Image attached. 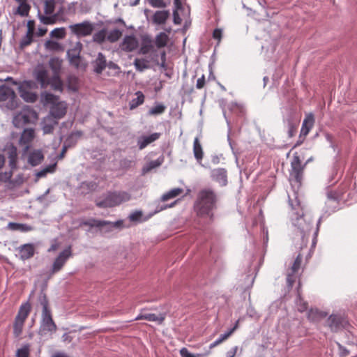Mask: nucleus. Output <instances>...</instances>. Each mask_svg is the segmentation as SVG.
Masks as SVG:
<instances>
[{
  "instance_id": "1",
  "label": "nucleus",
  "mask_w": 357,
  "mask_h": 357,
  "mask_svg": "<svg viewBox=\"0 0 357 357\" xmlns=\"http://www.w3.org/2000/svg\"><path fill=\"white\" fill-rule=\"evenodd\" d=\"M217 200V195L214 190L211 188L202 189L197 194L194 205L197 215L200 218H208L211 221H213L214 217L213 211L216 207Z\"/></svg>"
},
{
  "instance_id": "2",
  "label": "nucleus",
  "mask_w": 357,
  "mask_h": 357,
  "mask_svg": "<svg viewBox=\"0 0 357 357\" xmlns=\"http://www.w3.org/2000/svg\"><path fill=\"white\" fill-rule=\"evenodd\" d=\"M38 306L42 308L40 331L44 334L55 332L57 327L53 320L49 301L45 294H41L38 296Z\"/></svg>"
},
{
  "instance_id": "3",
  "label": "nucleus",
  "mask_w": 357,
  "mask_h": 357,
  "mask_svg": "<svg viewBox=\"0 0 357 357\" xmlns=\"http://www.w3.org/2000/svg\"><path fill=\"white\" fill-rule=\"evenodd\" d=\"M33 75L42 89H45L50 85L54 90H62L63 83L61 78L56 75L50 77L49 71L44 66H38L35 68Z\"/></svg>"
},
{
  "instance_id": "4",
  "label": "nucleus",
  "mask_w": 357,
  "mask_h": 357,
  "mask_svg": "<svg viewBox=\"0 0 357 357\" xmlns=\"http://www.w3.org/2000/svg\"><path fill=\"white\" fill-rule=\"evenodd\" d=\"M129 193L124 191L109 192L102 201H96V204L99 208H112L130 199Z\"/></svg>"
},
{
  "instance_id": "5",
  "label": "nucleus",
  "mask_w": 357,
  "mask_h": 357,
  "mask_svg": "<svg viewBox=\"0 0 357 357\" xmlns=\"http://www.w3.org/2000/svg\"><path fill=\"white\" fill-rule=\"evenodd\" d=\"M31 311V305L29 302H25L20 305L13 322V335L15 337H19L22 335L24 322Z\"/></svg>"
},
{
  "instance_id": "6",
  "label": "nucleus",
  "mask_w": 357,
  "mask_h": 357,
  "mask_svg": "<svg viewBox=\"0 0 357 357\" xmlns=\"http://www.w3.org/2000/svg\"><path fill=\"white\" fill-rule=\"evenodd\" d=\"M38 119V114L30 107L26 106L13 118V124L20 128Z\"/></svg>"
},
{
  "instance_id": "7",
  "label": "nucleus",
  "mask_w": 357,
  "mask_h": 357,
  "mask_svg": "<svg viewBox=\"0 0 357 357\" xmlns=\"http://www.w3.org/2000/svg\"><path fill=\"white\" fill-rule=\"evenodd\" d=\"M310 160L311 159H308L306 162L302 165L301 160L298 153H295L294 154L293 158L291 161V170L289 174L290 177L297 183L301 184L305 167Z\"/></svg>"
},
{
  "instance_id": "8",
  "label": "nucleus",
  "mask_w": 357,
  "mask_h": 357,
  "mask_svg": "<svg viewBox=\"0 0 357 357\" xmlns=\"http://www.w3.org/2000/svg\"><path fill=\"white\" fill-rule=\"evenodd\" d=\"M0 102H4L9 109H14L17 106V96L11 88L5 85L0 86Z\"/></svg>"
},
{
  "instance_id": "9",
  "label": "nucleus",
  "mask_w": 357,
  "mask_h": 357,
  "mask_svg": "<svg viewBox=\"0 0 357 357\" xmlns=\"http://www.w3.org/2000/svg\"><path fill=\"white\" fill-rule=\"evenodd\" d=\"M71 31L77 36L84 37L92 33L94 26L92 23L89 21H84L70 26Z\"/></svg>"
},
{
  "instance_id": "10",
  "label": "nucleus",
  "mask_w": 357,
  "mask_h": 357,
  "mask_svg": "<svg viewBox=\"0 0 357 357\" xmlns=\"http://www.w3.org/2000/svg\"><path fill=\"white\" fill-rule=\"evenodd\" d=\"M82 225L89 226L90 227H98L102 229L104 227H108V229L110 230L114 227H121L123 225L122 220H118L115 222H112L106 220H100L96 219H89L84 221L81 224Z\"/></svg>"
},
{
  "instance_id": "11",
  "label": "nucleus",
  "mask_w": 357,
  "mask_h": 357,
  "mask_svg": "<svg viewBox=\"0 0 357 357\" xmlns=\"http://www.w3.org/2000/svg\"><path fill=\"white\" fill-rule=\"evenodd\" d=\"M71 255L72 252L70 247L62 251L53 263L52 273H55L61 271Z\"/></svg>"
},
{
  "instance_id": "12",
  "label": "nucleus",
  "mask_w": 357,
  "mask_h": 357,
  "mask_svg": "<svg viewBox=\"0 0 357 357\" xmlns=\"http://www.w3.org/2000/svg\"><path fill=\"white\" fill-rule=\"evenodd\" d=\"M138 46L139 42L134 36H126L120 45L121 50L126 52H133Z\"/></svg>"
},
{
  "instance_id": "13",
  "label": "nucleus",
  "mask_w": 357,
  "mask_h": 357,
  "mask_svg": "<svg viewBox=\"0 0 357 357\" xmlns=\"http://www.w3.org/2000/svg\"><path fill=\"white\" fill-rule=\"evenodd\" d=\"M34 137L35 132L33 129L27 128L24 130L20 136V144L24 147V152L28 151Z\"/></svg>"
},
{
  "instance_id": "14",
  "label": "nucleus",
  "mask_w": 357,
  "mask_h": 357,
  "mask_svg": "<svg viewBox=\"0 0 357 357\" xmlns=\"http://www.w3.org/2000/svg\"><path fill=\"white\" fill-rule=\"evenodd\" d=\"M211 176L213 181L221 186L227 184V171L225 168H216L211 171Z\"/></svg>"
},
{
  "instance_id": "15",
  "label": "nucleus",
  "mask_w": 357,
  "mask_h": 357,
  "mask_svg": "<svg viewBox=\"0 0 357 357\" xmlns=\"http://www.w3.org/2000/svg\"><path fill=\"white\" fill-rule=\"evenodd\" d=\"M161 136L160 132H154L150 135H142L137 139V146L140 150L145 149L148 145L158 140Z\"/></svg>"
},
{
  "instance_id": "16",
  "label": "nucleus",
  "mask_w": 357,
  "mask_h": 357,
  "mask_svg": "<svg viewBox=\"0 0 357 357\" xmlns=\"http://www.w3.org/2000/svg\"><path fill=\"white\" fill-rule=\"evenodd\" d=\"M143 311L144 310H142L139 315L135 317V321L144 319L149 321H155L157 322L158 324H161L165 319V314H160L157 315L153 313H144Z\"/></svg>"
},
{
  "instance_id": "17",
  "label": "nucleus",
  "mask_w": 357,
  "mask_h": 357,
  "mask_svg": "<svg viewBox=\"0 0 357 357\" xmlns=\"http://www.w3.org/2000/svg\"><path fill=\"white\" fill-rule=\"evenodd\" d=\"M66 111L67 104L65 102H59L51 107V117L56 120L61 119L66 115Z\"/></svg>"
},
{
  "instance_id": "18",
  "label": "nucleus",
  "mask_w": 357,
  "mask_h": 357,
  "mask_svg": "<svg viewBox=\"0 0 357 357\" xmlns=\"http://www.w3.org/2000/svg\"><path fill=\"white\" fill-rule=\"evenodd\" d=\"M315 122L313 114L310 113L306 114L301 129L300 137L303 136L305 137L313 128Z\"/></svg>"
},
{
  "instance_id": "19",
  "label": "nucleus",
  "mask_w": 357,
  "mask_h": 357,
  "mask_svg": "<svg viewBox=\"0 0 357 357\" xmlns=\"http://www.w3.org/2000/svg\"><path fill=\"white\" fill-rule=\"evenodd\" d=\"M107 60L102 52H99L96 59L92 62L93 70L97 74H101L107 68Z\"/></svg>"
},
{
  "instance_id": "20",
  "label": "nucleus",
  "mask_w": 357,
  "mask_h": 357,
  "mask_svg": "<svg viewBox=\"0 0 357 357\" xmlns=\"http://www.w3.org/2000/svg\"><path fill=\"white\" fill-rule=\"evenodd\" d=\"M301 262H302V257H301V255H298L292 265V267L291 268V273L287 275V282L290 285H292L293 283L294 282V275L299 270V268L301 267Z\"/></svg>"
},
{
  "instance_id": "21",
  "label": "nucleus",
  "mask_w": 357,
  "mask_h": 357,
  "mask_svg": "<svg viewBox=\"0 0 357 357\" xmlns=\"http://www.w3.org/2000/svg\"><path fill=\"white\" fill-rule=\"evenodd\" d=\"M44 159V155L40 150H34L29 153L28 156V162L32 166H36L41 163Z\"/></svg>"
},
{
  "instance_id": "22",
  "label": "nucleus",
  "mask_w": 357,
  "mask_h": 357,
  "mask_svg": "<svg viewBox=\"0 0 357 357\" xmlns=\"http://www.w3.org/2000/svg\"><path fill=\"white\" fill-rule=\"evenodd\" d=\"M193 153L197 162L201 163L204 158V151L199 137H195L193 142Z\"/></svg>"
},
{
  "instance_id": "23",
  "label": "nucleus",
  "mask_w": 357,
  "mask_h": 357,
  "mask_svg": "<svg viewBox=\"0 0 357 357\" xmlns=\"http://www.w3.org/2000/svg\"><path fill=\"white\" fill-rule=\"evenodd\" d=\"M20 255L22 259L25 260L34 255V247L31 244H24L20 248Z\"/></svg>"
},
{
  "instance_id": "24",
  "label": "nucleus",
  "mask_w": 357,
  "mask_h": 357,
  "mask_svg": "<svg viewBox=\"0 0 357 357\" xmlns=\"http://www.w3.org/2000/svg\"><path fill=\"white\" fill-rule=\"evenodd\" d=\"M58 124L56 119L48 116L44 119L43 123V131L44 134H50L53 132L54 126Z\"/></svg>"
},
{
  "instance_id": "25",
  "label": "nucleus",
  "mask_w": 357,
  "mask_h": 357,
  "mask_svg": "<svg viewBox=\"0 0 357 357\" xmlns=\"http://www.w3.org/2000/svg\"><path fill=\"white\" fill-rule=\"evenodd\" d=\"M342 318L337 315L332 314L328 319V325L332 331H337L342 326Z\"/></svg>"
},
{
  "instance_id": "26",
  "label": "nucleus",
  "mask_w": 357,
  "mask_h": 357,
  "mask_svg": "<svg viewBox=\"0 0 357 357\" xmlns=\"http://www.w3.org/2000/svg\"><path fill=\"white\" fill-rule=\"evenodd\" d=\"M31 82H26L20 86L21 96L27 102H34L37 100V95L32 92L25 91L23 90L24 86H30Z\"/></svg>"
},
{
  "instance_id": "27",
  "label": "nucleus",
  "mask_w": 357,
  "mask_h": 357,
  "mask_svg": "<svg viewBox=\"0 0 357 357\" xmlns=\"http://www.w3.org/2000/svg\"><path fill=\"white\" fill-rule=\"evenodd\" d=\"M8 228L13 231H20L21 232H28L33 229V227L27 224L9 222Z\"/></svg>"
},
{
  "instance_id": "28",
  "label": "nucleus",
  "mask_w": 357,
  "mask_h": 357,
  "mask_svg": "<svg viewBox=\"0 0 357 357\" xmlns=\"http://www.w3.org/2000/svg\"><path fill=\"white\" fill-rule=\"evenodd\" d=\"M169 13L167 10H158L153 16V22L157 24H163L168 19Z\"/></svg>"
},
{
  "instance_id": "29",
  "label": "nucleus",
  "mask_w": 357,
  "mask_h": 357,
  "mask_svg": "<svg viewBox=\"0 0 357 357\" xmlns=\"http://www.w3.org/2000/svg\"><path fill=\"white\" fill-rule=\"evenodd\" d=\"M326 313L319 311L317 309H311L307 313V318L311 321H318L326 317Z\"/></svg>"
},
{
  "instance_id": "30",
  "label": "nucleus",
  "mask_w": 357,
  "mask_h": 357,
  "mask_svg": "<svg viewBox=\"0 0 357 357\" xmlns=\"http://www.w3.org/2000/svg\"><path fill=\"white\" fill-rule=\"evenodd\" d=\"M164 162V157L162 155L160 156L155 160H151L149 162L145 167H143L142 172L143 174H146L153 169L160 167Z\"/></svg>"
},
{
  "instance_id": "31",
  "label": "nucleus",
  "mask_w": 357,
  "mask_h": 357,
  "mask_svg": "<svg viewBox=\"0 0 357 357\" xmlns=\"http://www.w3.org/2000/svg\"><path fill=\"white\" fill-rule=\"evenodd\" d=\"M289 205L291 207L292 211H294V214L296 215V218H301L303 216L304 213L303 211V208L301 205V203L298 200H297V197H295V202H293V200L289 199Z\"/></svg>"
},
{
  "instance_id": "32",
  "label": "nucleus",
  "mask_w": 357,
  "mask_h": 357,
  "mask_svg": "<svg viewBox=\"0 0 357 357\" xmlns=\"http://www.w3.org/2000/svg\"><path fill=\"white\" fill-rule=\"evenodd\" d=\"M135 96H137L136 98H133L130 102V109H134L135 108H137L138 106L142 105L144 102V95L143 94V93L142 91H137L135 93Z\"/></svg>"
},
{
  "instance_id": "33",
  "label": "nucleus",
  "mask_w": 357,
  "mask_h": 357,
  "mask_svg": "<svg viewBox=\"0 0 357 357\" xmlns=\"http://www.w3.org/2000/svg\"><path fill=\"white\" fill-rule=\"evenodd\" d=\"M61 60L58 58H52L50 60L49 65L51 69L53 70L52 75H56L60 77L59 73L61 68Z\"/></svg>"
},
{
  "instance_id": "34",
  "label": "nucleus",
  "mask_w": 357,
  "mask_h": 357,
  "mask_svg": "<svg viewBox=\"0 0 357 357\" xmlns=\"http://www.w3.org/2000/svg\"><path fill=\"white\" fill-rule=\"evenodd\" d=\"M183 189L180 188L172 189L171 190L166 192L165 194H164L162 196L161 200L162 202H166L170 199L175 198V197L179 196L183 192Z\"/></svg>"
},
{
  "instance_id": "35",
  "label": "nucleus",
  "mask_w": 357,
  "mask_h": 357,
  "mask_svg": "<svg viewBox=\"0 0 357 357\" xmlns=\"http://www.w3.org/2000/svg\"><path fill=\"white\" fill-rule=\"evenodd\" d=\"M168 41H169V37L164 32H161L159 34H158L156 36L155 40V45L158 48L165 47L167 45Z\"/></svg>"
},
{
  "instance_id": "36",
  "label": "nucleus",
  "mask_w": 357,
  "mask_h": 357,
  "mask_svg": "<svg viewBox=\"0 0 357 357\" xmlns=\"http://www.w3.org/2000/svg\"><path fill=\"white\" fill-rule=\"evenodd\" d=\"M107 29H102L93 34V41L98 44H102L107 39Z\"/></svg>"
},
{
  "instance_id": "37",
  "label": "nucleus",
  "mask_w": 357,
  "mask_h": 357,
  "mask_svg": "<svg viewBox=\"0 0 357 357\" xmlns=\"http://www.w3.org/2000/svg\"><path fill=\"white\" fill-rule=\"evenodd\" d=\"M149 61L145 59H135L134 66L137 71L142 72L149 68Z\"/></svg>"
},
{
  "instance_id": "38",
  "label": "nucleus",
  "mask_w": 357,
  "mask_h": 357,
  "mask_svg": "<svg viewBox=\"0 0 357 357\" xmlns=\"http://www.w3.org/2000/svg\"><path fill=\"white\" fill-rule=\"evenodd\" d=\"M42 98L45 104H52L54 105L59 102V97L50 93H45L42 94Z\"/></svg>"
},
{
  "instance_id": "39",
  "label": "nucleus",
  "mask_w": 357,
  "mask_h": 357,
  "mask_svg": "<svg viewBox=\"0 0 357 357\" xmlns=\"http://www.w3.org/2000/svg\"><path fill=\"white\" fill-rule=\"evenodd\" d=\"M121 36L122 32L120 30L115 29L107 33V40L110 43H115L121 37Z\"/></svg>"
},
{
  "instance_id": "40",
  "label": "nucleus",
  "mask_w": 357,
  "mask_h": 357,
  "mask_svg": "<svg viewBox=\"0 0 357 357\" xmlns=\"http://www.w3.org/2000/svg\"><path fill=\"white\" fill-rule=\"evenodd\" d=\"M30 8L31 7L27 3L26 0L22 2H19V6L17 8V13L21 16H26L29 14Z\"/></svg>"
},
{
  "instance_id": "41",
  "label": "nucleus",
  "mask_w": 357,
  "mask_h": 357,
  "mask_svg": "<svg viewBox=\"0 0 357 357\" xmlns=\"http://www.w3.org/2000/svg\"><path fill=\"white\" fill-rule=\"evenodd\" d=\"M56 167V163H54L52 165H50L43 169L40 170L36 174V176L38 178H42L47 175V173H53L55 171Z\"/></svg>"
},
{
  "instance_id": "42",
  "label": "nucleus",
  "mask_w": 357,
  "mask_h": 357,
  "mask_svg": "<svg viewBox=\"0 0 357 357\" xmlns=\"http://www.w3.org/2000/svg\"><path fill=\"white\" fill-rule=\"evenodd\" d=\"M66 29L65 28H56L52 30L50 33V36L52 38H56L59 39H62L66 36Z\"/></svg>"
},
{
  "instance_id": "43",
  "label": "nucleus",
  "mask_w": 357,
  "mask_h": 357,
  "mask_svg": "<svg viewBox=\"0 0 357 357\" xmlns=\"http://www.w3.org/2000/svg\"><path fill=\"white\" fill-rule=\"evenodd\" d=\"M45 47L49 50L59 51L61 50V46L58 42L51 40L45 42Z\"/></svg>"
},
{
  "instance_id": "44",
  "label": "nucleus",
  "mask_w": 357,
  "mask_h": 357,
  "mask_svg": "<svg viewBox=\"0 0 357 357\" xmlns=\"http://www.w3.org/2000/svg\"><path fill=\"white\" fill-rule=\"evenodd\" d=\"M30 354L29 344H25L22 348L18 349L16 352V357H29Z\"/></svg>"
},
{
  "instance_id": "45",
  "label": "nucleus",
  "mask_w": 357,
  "mask_h": 357,
  "mask_svg": "<svg viewBox=\"0 0 357 357\" xmlns=\"http://www.w3.org/2000/svg\"><path fill=\"white\" fill-rule=\"evenodd\" d=\"M153 48V45L151 44V41L149 40L146 41L144 40L142 45L139 50V53L142 54H148L152 49Z\"/></svg>"
},
{
  "instance_id": "46",
  "label": "nucleus",
  "mask_w": 357,
  "mask_h": 357,
  "mask_svg": "<svg viewBox=\"0 0 357 357\" xmlns=\"http://www.w3.org/2000/svg\"><path fill=\"white\" fill-rule=\"evenodd\" d=\"M55 8V3L53 0H47L45 1L44 10L45 14L51 15L54 13Z\"/></svg>"
},
{
  "instance_id": "47",
  "label": "nucleus",
  "mask_w": 357,
  "mask_h": 357,
  "mask_svg": "<svg viewBox=\"0 0 357 357\" xmlns=\"http://www.w3.org/2000/svg\"><path fill=\"white\" fill-rule=\"evenodd\" d=\"M166 107L162 104L157 105L149 110L150 115H158L165 111Z\"/></svg>"
},
{
  "instance_id": "48",
  "label": "nucleus",
  "mask_w": 357,
  "mask_h": 357,
  "mask_svg": "<svg viewBox=\"0 0 357 357\" xmlns=\"http://www.w3.org/2000/svg\"><path fill=\"white\" fill-rule=\"evenodd\" d=\"M230 336H229V334H228L227 333H225V334H222L218 339H217L215 342H213V343H211L209 346V348L210 349H213L214 347H215L216 346L220 344L222 342H223L224 341H225L227 338H229Z\"/></svg>"
},
{
  "instance_id": "49",
  "label": "nucleus",
  "mask_w": 357,
  "mask_h": 357,
  "mask_svg": "<svg viewBox=\"0 0 357 357\" xmlns=\"http://www.w3.org/2000/svg\"><path fill=\"white\" fill-rule=\"evenodd\" d=\"M40 20L44 24H54L56 22L54 16H40Z\"/></svg>"
},
{
  "instance_id": "50",
  "label": "nucleus",
  "mask_w": 357,
  "mask_h": 357,
  "mask_svg": "<svg viewBox=\"0 0 357 357\" xmlns=\"http://www.w3.org/2000/svg\"><path fill=\"white\" fill-rule=\"evenodd\" d=\"M149 3L154 8H164L166 6L164 0H147Z\"/></svg>"
},
{
  "instance_id": "51",
  "label": "nucleus",
  "mask_w": 357,
  "mask_h": 357,
  "mask_svg": "<svg viewBox=\"0 0 357 357\" xmlns=\"http://www.w3.org/2000/svg\"><path fill=\"white\" fill-rule=\"evenodd\" d=\"M33 35H29V33H28L27 32L26 36L23 38V40L21 42V46L26 47L30 45L33 41Z\"/></svg>"
},
{
  "instance_id": "52",
  "label": "nucleus",
  "mask_w": 357,
  "mask_h": 357,
  "mask_svg": "<svg viewBox=\"0 0 357 357\" xmlns=\"http://www.w3.org/2000/svg\"><path fill=\"white\" fill-rule=\"evenodd\" d=\"M68 55L70 56V63L75 67H78L80 61L79 56L78 54L72 55L70 53H68Z\"/></svg>"
},
{
  "instance_id": "53",
  "label": "nucleus",
  "mask_w": 357,
  "mask_h": 357,
  "mask_svg": "<svg viewBox=\"0 0 357 357\" xmlns=\"http://www.w3.org/2000/svg\"><path fill=\"white\" fill-rule=\"evenodd\" d=\"M206 85L205 75H202L201 77L198 78L196 82V88L197 89H202Z\"/></svg>"
},
{
  "instance_id": "54",
  "label": "nucleus",
  "mask_w": 357,
  "mask_h": 357,
  "mask_svg": "<svg viewBox=\"0 0 357 357\" xmlns=\"http://www.w3.org/2000/svg\"><path fill=\"white\" fill-rule=\"evenodd\" d=\"M327 197L331 200H338L340 197V195L336 191L331 190L327 192Z\"/></svg>"
},
{
  "instance_id": "55",
  "label": "nucleus",
  "mask_w": 357,
  "mask_h": 357,
  "mask_svg": "<svg viewBox=\"0 0 357 357\" xmlns=\"http://www.w3.org/2000/svg\"><path fill=\"white\" fill-rule=\"evenodd\" d=\"M142 216V211H135L130 215L129 218L131 221H137Z\"/></svg>"
},
{
  "instance_id": "56",
  "label": "nucleus",
  "mask_w": 357,
  "mask_h": 357,
  "mask_svg": "<svg viewBox=\"0 0 357 357\" xmlns=\"http://www.w3.org/2000/svg\"><path fill=\"white\" fill-rule=\"evenodd\" d=\"M10 166L11 168L16 167L17 155L15 153H12L10 155Z\"/></svg>"
},
{
  "instance_id": "57",
  "label": "nucleus",
  "mask_w": 357,
  "mask_h": 357,
  "mask_svg": "<svg viewBox=\"0 0 357 357\" xmlns=\"http://www.w3.org/2000/svg\"><path fill=\"white\" fill-rule=\"evenodd\" d=\"M180 354L181 357H196L194 354L190 353L185 347H183L180 350Z\"/></svg>"
},
{
  "instance_id": "58",
  "label": "nucleus",
  "mask_w": 357,
  "mask_h": 357,
  "mask_svg": "<svg viewBox=\"0 0 357 357\" xmlns=\"http://www.w3.org/2000/svg\"><path fill=\"white\" fill-rule=\"evenodd\" d=\"M107 67L109 69L115 70L116 73H118L119 71V69H120L119 66L116 63H114L112 61H109V62L107 63Z\"/></svg>"
},
{
  "instance_id": "59",
  "label": "nucleus",
  "mask_w": 357,
  "mask_h": 357,
  "mask_svg": "<svg viewBox=\"0 0 357 357\" xmlns=\"http://www.w3.org/2000/svg\"><path fill=\"white\" fill-rule=\"evenodd\" d=\"M27 32L29 35H33L34 29H35V23L33 21H29L27 24Z\"/></svg>"
},
{
  "instance_id": "60",
  "label": "nucleus",
  "mask_w": 357,
  "mask_h": 357,
  "mask_svg": "<svg viewBox=\"0 0 357 357\" xmlns=\"http://www.w3.org/2000/svg\"><path fill=\"white\" fill-rule=\"evenodd\" d=\"M222 30L220 29H215L213 32V37L214 39L218 40L220 41L222 38Z\"/></svg>"
},
{
  "instance_id": "61",
  "label": "nucleus",
  "mask_w": 357,
  "mask_h": 357,
  "mask_svg": "<svg viewBox=\"0 0 357 357\" xmlns=\"http://www.w3.org/2000/svg\"><path fill=\"white\" fill-rule=\"evenodd\" d=\"M237 351H238V347L237 346L233 347L231 350L227 351V357H235Z\"/></svg>"
},
{
  "instance_id": "62",
  "label": "nucleus",
  "mask_w": 357,
  "mask_h": 357,
  "mask_svg": "<svg viewBox=\"0 0 357 357\" xmlns=\"http://www.w3.org/2000/svg\"><path fill=\"white\" fill-rule=\"evenodd\" d=\"M47 31V29L45 27H39L38 29V31L36 33V35L38 36H43Z\"/></svg>"
},
{
  "instance_id": "63",
  "label": "nucleus",
  "mask_w": 357,
  "mask_h": 357,
  "mask_svg": "<svg viewBox=\"0 0 357 357\" xmlns=\"http://www.w3.org/2000/svg\"><path fill=\"white\" fill-rule=\"evenodd\" d=\"M66 151H67V147L66 146H63L62 150H61V152L60 153V154L58 156L59 160H61V159H63L65 157Z\"/></svg>"
},
{
  "instance_id": "64",
  "label": "nucleus",
  "mask_w": 357,
  "mask_h": 357,
  "mask_svg": "<svg viewBox=\"0 0 357 357\" xmlns=\"http://www.w3.org/2000/svg\"><path fill=\"white\" fill-rule=\"evenodd\" d=\"M238 323L239 321H237L234 327L231 328L228 332H227L228 334H229V336H231L232 333L238 328Z\"/></svg>"
}]
</instances>
